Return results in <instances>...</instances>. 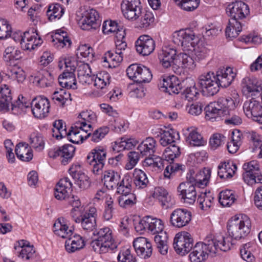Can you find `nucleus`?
<instances>
[{"instance_id":"f257e3e1","label":"nucleus","mask_w":262,"mask_h":262,"mask_svg":"<svg viewBox=\"0 0 262 262\" xmlns=\"http://www.w3.org/2000/svg\"><path fill=\"white\" fill-rule=\"evenodd\" d=\"M230 238L222 237L221 239H214L212 235L207 236L203 242L197 243L194 246L191 234L187 232L178 233L173 239V248L180 254L187 253L191 250L189 258L192 262H203L209 253L215 254L218 249L227 251L230 249L232 244Z\"/></svg>"},{"instance_id":"f03ea898","label":"nucleus","mask_w":262,"mask_h":262,"mask_svg":"<svg viewBox=\"0 0 262 262\" xmlns=\"http://www.w3.org/2000/svg\"><path fill=\"white\" fill-rule=\"evenodd\" d=\"M239 102L238 98H220L205 107V118L211 121L222 119L227 125H238L242 123V120L234 110Z\"/></svg>"},{"instance_id":"7ed1b4c3","label":"nucleus","mask_w":262,"mask_h":262,"mask_svg":"<svg viewBox=\"0 0 262 262\" xmlns=\"http://www.w3.org/2000/svg\"><path fill=\"white\" fill-rule=\"evenodd\" d=\"M236 76L235 72L230 67H223L219 69L215 75L211 72L199 76V84L203 93L207 96H212L219 91L220 86H229Z\"/></svg>"},{"instance_id":"20e7f679","label":"nucleus","mask_w":262,"mask_h":262,"mask_svg":"<svg viewBox=\"0 0 262 262\" xmlns=\"http://www.w3.org/2000/svg\"><path fill=\"white\" fill-rule=\"evenodd\" d=\"M135 228L141 234L146 231L152 234H157L155 237V242L159 252L162 255L167 254L168 249V236L166 232H163L164 224L161 219L150 216H145L136 224Z\"/></svg>"},{"instance_id":"39448f33","label":"nucleus","mask_w":262,"mask_h":262,"mask_svg":"<svg viewBox=\"0 0 262 262\" xmlns=\"http://www.w3.org/2000/svg\"><path fill=\"white\" fill-rule=\"evenodd\" d=\"M248 6L242 1H236L229 4L226 13L230 17L225 30L228 37L235 38L241 32L243 25L239 20L245 18L249 14Z\"/></svg>"},{"instance_id":"423d86ee","label":"nucleus","mask_w":262,"mask_h":262,"mask_svg":"<svg viewBox=\"0 0 262 262\" xmlns=\"http://www.w3.org/2000/svg\"><path fill=\"white\" fill-rule=\"evenodd\" d=\"M93 234L97 236V238L92 242L91 245L96 252L104 253L117 248L118 244L113 239L109 228L104 227L96 230Z\"/></svg>"},{"instance_id":"0eeeda50","label":"nucleus","mask_w":262,"mask_h":262,"mask_svg":"<svg viewBox=\"0 0 262 262\" xmlns=\"http://www.w3.org/2000/svg\"><path fill=\"white\" fill-rule=\"evenodd\" d=\"M251 223L250 218L246 215L241 218L230 220L227 225L229 235L235 239H239L247 236L250 232Z\"/></svg>"},{"instance_id":"6e6552de","label":"nucleus","mask_w":262,"mask_h":262,"mask_svg":"<svg viewBox=\"0 0 262 262\" xmlns=\"http://www.w3.org/2000/svg\"><path fill=\"white\" fill-rule=\"evenodd\" d=\"M106 157V150L101 146L96 147L88 155L86 163L92 166V171L94 174H98L102 170Z\"/></svg>"},{"instance_id":"1a4fd4ad","label":"nucleus","mask_w":262,"mask_h":262,"mask_svg":"<svg viewBox=\"0 0 262 262\" xmlns=\"http://www.w3.org/2000/svg\"><path fill=\"white\" fill-rule=\"evenodd\" d=\"M126 73L129 79L139 83L149 82L152 78L149 69L141 64L130 65L127 68Z\"/></svg>"},{"instance_id":"9d476101","label":"nucleus","mask_w":262,"mask_h":262,"mask_svg":"<svg viewBox=\"0 0 262 262\" xmlns=\"http://www.w3.org/2000/svg\"><path fill=\"white\" fill-rule=\"evenodd\" d=\"M81 28L83 30H96L101 25V20L98 12L90 7L84 8L80 20Z\"/></svg>"},{"instance_id":"9b49d317","label":"nucleus","mask_w":262,"mask_h":262,"mask_svg":"<svg viewBox=\"0 0 262 262\" xmlns=\"http://www.w3.org/2000/svg\"><path fill=\"white\" fill-rule=\"evenodd\" d=\"M198 40V38L190 29L180 30L174 32L173 35V42L188 50H192L191 48Z\"/></svg>"},{"instance_id":"f8f14e48","label":"nucleus","mask_w":262,"mask_h":262,"mask_svg":"<svg viewBox=\"0 0 262 262\" xmlns=\"http://www.w3.org/2000/svg\"><path fill=\"white\" fill-rule=\"evenodd\" d=\"M143 10L140 0H123L121 11L124 17L134 21L140 17Z\"/></svg>"},{"instance_id":"ddd939ff","label":"nucleus","mask_w":262,"mask_h":262,"mask_svg":"<svg viewBox=\"0 0 262 262\" xmlns=\"http://www.w3.org/2000/svg\"><path fill=\"white\" fill-rule=\"evenodd\" d=\"M211 176V170L204 168L195 173L193 169H190L187 174L186 179L195 186L204 188L207 186Z\"/></svg>"},{"instance_id":"4468645a","label":"nucleus","mask_w":262,"mask_h":262,"mask_svg":"<svg viewBox=\"0 0 262 262\" xmlns=\"http://www.w3.org/2000/svg\"><path fill=\"white\" fill-rule=\"evenodd\" d=\"M243 110L247 117H252L253 120L262 124V105L259 101L254 99L245 101Z\"/></svg>"},{"instance_id":"2eb2a0df","label":"nucleus","mask_w":262,"mask_h":262,"mask_svg":"<svg viewBox=\"0 0 262 262\" xmlns=\"http://www.w3.org/2000/svg\"><path fill=\"white\" fill-rule=\"evenodd\" d=\"M178 191L185 203L193 204L196 200V191L195 186L186 179L181 183L178 187Z\"/></svg>"},{"instance_id":"dca6fc26","label":"nucleus","mask_w":262,"mask_h":262,"mask_svg":"<svg viewBox=\"0 0 262 262\" xmlns=\"http://www.w3.org/2000/svg\"><path fill=\"white\" fill-rule=\"evenodd\" d=\"M31 110L35 117L43 118L49 112L50 103L49 100L42 97L34 98L31 103Z\"/></svg>"},{"instance_id":"f3484780","label":"nucleus","mask_w":262,"mask_h":262,"mask_svg":"<svg viewBox=\"0 0 262 262\" xmlns=\"http://www.w3.org/2000/svg\"><path fill=\"white\" fill-rule=\"evenodd\" d=\"M155 46V40L147 35H141L135 42L137 52L143 56L150 55L154 51Z\"/></svg>"},{"instance_id":"a211bd4d","label":"nucleus","mask_w":262,"mask_h":262,"mask_svg":"<svg viewBox=\"0 0 262 262\" xmlns=\"http://www.w3.org/2000/svg\"><path fill=\"white\" fill-rule=\"evenodd\" d=\"M191 220V213L186 209H177L170 215L171 224L177 228L183 227Z\"/></svg>"},{"instance_id":"6ab92c4d","label":"nucleus","mask_w":262,"mask_h":262,"mask_svg":"<svg viewBox=\"0 0 262 262\" xmlns=\"http://www.w3.org/2000/svg\"><path fill=\"white\" fill-rule=\"evenodd\" d=\"M72 191V183L68 178L61 179L55 188L54 195L57 200H64L68 203L70 197H78L77 195L70 194Z\"/></svg>"},{"instance_id":"aec40b11","label":"nucleus","mask_w":262,"mask_h":262,"mask_svg":"<svg viewBox=\"0 0 262 262\" xmlns=\"http://www.w3.org/2000/svg\"><path fill=\"white\" fill-rule=\"evenodd\" d=\"M177 50L170 46H164L159 54V59L165 68H175V61L177 59Z\"/></svg>"},{"instance_id":"412c9836","label":"nucleus","mask_w":262,"mask_h":262,"mask_svg":"<svg viewBox=\"0 0 262 262\" xmlns=\"http://www.w3.org/2000/svg\"><path fill=\"white\" fill-rule=\"evenodd\" d=\"M133 246L138 255L142 258H148L152 254L151 244L145 237L140 236L135 238Z\"/></svg>"},{"instance_id":"4be33fe9","label":"nucleus","mask_w":262,"mask_h":262,"mask_svg":"<svg viewBox=\"0 0 262 262\" xmlns=\"http://www.w3.org/2000/svg\"><path fill=\"white\" fill-rule=\"evenodd\" d=\"M70 174L75 180L77 185L82 189H86L90 186L89 177L80 170L79 164H74L69 169Z\"/></svg>"},{"instance_id":"5701e85b","label":"nucleus","mask_w":262,"mask_h":262,"mask_svg":"<svg viewBox=\"0 0 262 262\" xmlns=\"http://www.w3.org/2000/svg\"><path fill=\"white\" fill-rule=\"evenodd\" d=\"M181 88L180 82L175 76H168L163 78L160 84L161 91L167 93L169 95L179 94Z\"/></svg>"},{"instance_id":"b1692460","label":"nucleus","mask_w":262,"mask_h":262,"mask_svg":"<svg viewBox=\"0 0 262 262\" xmlns=\"http://www.w3.org/2000/svg\"><path fill=\"white\" fill-rule=\"evenodd\" d=\"M30 80L36 85L45 88L50 86L53 84L54 78L49 71L42 70L37 72L34 75L31 76Z\"/></svg>"},{"instance_id":"393cba45","label":"nucleus","mask_w":262,"mask_h":262,"mask_svg":"<svg viewBox=\"0 0 262 262\" xmlns=\"http://www.w3.org/2000/svg\"><path fill=\"white\" fill-rule=\"evenodd\" d=\"M152 196L157 199L165 209L171 207L174 204V201L167 191L162 187H156Z\"/></svg>"},{"instance_id":"a878e982","label":"nucleus","mask_w":262,"mask_h":262,"mask_svg":"<svg viewBox=\"0 0 262 262\" xmlns=\"http://www.w3.org/2000/svg\"><path fill=\"white\" fill-rule=\"evenodd\" d=\"M157 149V142L152 137H147L138 145L137 149L142 156H154Z\"/></svg>"},{"instance_id":"bb28decb","label":"nucleus","mask_w":262,"mask_h":262,"mask_svg":"<svg viewBox=\"0 0 262 262\" xmlns=\"http://www.w3.org/2000/svg\"><path fill=\"white\" fill-rule=\"evenodd\" d=\"M95 209H90V212H85L81 216L80 223L83 230L88 231H92L96 227V220L94 215Z\"/></svg>"},{"instance_id":"cd10ccee","label":"nucleus","mask_w":262,"mask_h":262,"mask_svg":"<svg viewBox=\"0 0 262 262\" xmlns=\"http://www.w3.org/2000/svg\"><path fill=\"white\" fill-rule=\"evenodd\" d=\"M242 84L243 89L252 95L262 92V82L256 78L246 77L243 79Z\"/></svg>"},{"instance_id":"c85d7f7f","label":"nucleus","mask_w":262,"mask_h":262,"mask_svg":"<svg viewBox=\"0 0 262 262\" xmlns=\"http://www.w3.org/2000/svg\"><path fill=\"white\" fill-rule=\"evenodd\" d=\"M237 166L233 162H224L218 166V176L221 179H227L233 177Z\"/></svg>"},{"instance_id":"c756f323","label":"nucleus","mask_w":262,"mask_h":262,"mask_svg":"<svg viewBox=\"0 0 262 262\" xmlns=\"http://www.w3.org/2000/svg\"><path fill=\"white\" fill-rule=\"evenodd\" d=\"M70 205L73 207L70 215L73 221L77 223L80 222L82 207L79 197H70L68 199V203Z\"/></svg>"},{"instance_id":"7c9ffc66","label":"nucleus","mask_w":262,"mask_h":262,"mask_svg":"<svg viewBox=\"0 0 262 262\" xmlns=\"http://www.w3.org/2000/svg\"><path fill=\"white\" fill-rule=\"evenodd\" d=\"M85 246L82 237L79 235L70 236L65 242V248L69 253H73L83 248Z\"/></svg>"},{"instance_id":"2f4dec72","label":"nucleus","mask_w":262,"mask_h":262,"mask_svg":"<svg viewBox=\"0 0 262 262\" xmlns=\"http://www.w3.org/2000/svg\"><path fill=\"white\" fill-rule=\"evenodd\" d=\"M102 31L105 34L115 33L116 37L119 38H124L125 35V30L123 28L118 26L116 21L112 20H106L103 22Z\"/></svg>"},{"instance_id":"473e14b6","label":"nucleus","mask_w":262,"mask_h":262,"mask_svg":"<svg viewBox=\"0 0 262 262\" xmlns=\"http://www.w3.org/2000/svg\"><path fill=\"white\" fill-rule=\"evenodd\" d=\"M120 179V174L114 170H108L103 173L102 180L103 181L104 185L108 189H113L116 188Z\"/></svg>"},{"instance_id":"72a5a7b5","label":"nucleus","mask_w":262,"mask_h":262,"mask_svg":"<svg viewBox=\"0 0 262 262\" xmlns=\"http://www.w3.org/2000/svg\"><path fill=\"white\" fill-rule=\"evenodd\" d=\"M195 66L193 59L190 55L185 53L178 54L177 59L175 61V68L178 67L192 70Z\"/></svg>"},{"instance_id":"f704fd0d","label":"nucleus","mask_w":262,"mask_h":262,"mask_svg":"<svg viewBox=\"0 0 262 262\" xmlns=\"http://www.w3.org/2000/svg\"><path fill=\"white\" fill-rule=\"evenodd\" d=\"M74 72H63L58 77L60 85L67 89H77V83Z\"/></svg>"},{"instance_id":"c9c22d12","label":"nucleus","mask_w":262,"mask_h":262,"mask_svg":"<svg viewBox=\"0 0 262 262\" xmlns=\"http://www.w3.org/2000/svg\"><path fill=\"white\" fill-rule=\"evenodd\" d=\"M53 231L56 235L63 238H68L73 234V230L64 224L63 219H58L56 221Z\"/></svg>"},{"instance_id":"e433bc0d","label":"nucleus","mask_w":262,"mask_h":262,"mask_svg":"<svg viewBox=\"0 0 262 262\" xmlns=\"http://www.w3.org/2000/svg\"><path fill=\"white\" fill-rule=\"evenodd\" d=\"M15 154L20 160L25 162L30 161L33 158L32 149L26 143H19L15 149Z\"/></svg>"},{"instance_id":"4c0bfd02","label":"nucleus","mask_w":262,"mask_h":262,"mask_svg":"<svg viewBox=\"0 0 262 262\" xmlns=\"http://www.w3.org/2000/svg\"><path fill=\"white\" fill-rule=\"evenodd\" d=\"M245 172L243 174V179L246 183L247 182L255 175L258 173L260 170L259 165L256 161H251L243 165Z\"/></svg>"},{"instance_id":"58836bf2","label":"nucleus","mask_w":262,"mask_h":262,"mask_svg":"<svg viewBox=\"0 0 262 262\" xmlns=\"http://www.w3.org/2000/svg\"><path fill=\"white\" fill-rule=\"evenodd\" d=\"M180 139V136L178 132L174 129H170L168 130H164L161 134L160 143L163 146H166L171 145Z\"/></svg>"},{"instance_id":"ea45409f","label":"nucleus","mask_w":262,"mask_h":262,"mask_svg":"<svg viewBox=\"0 0 262 262\" xmlns=\"http://www.w3.org/2000/svg\"><path fill=\"white\" fill-rule=\"evenodd\" d=\"M134 183L136 187L139 189H143L146 187L149 181L146 173L143 170L136 168L133 173Z\"/></svg>"},{"instance_id":"a19ab883","label":"nucleus","mask_w":262,"mask_h":262,"mask_svg":"<svg viewBox=\"0 0 262 262\" xmlns=\"http://www.w3.org/2000/svg\"><path fill=\"white\" fill-rule=\"evenodd\" d=\"M133 179L129 174H125L121 180L118 181L117 187V192L121 194L132 192Z\"/></svg>"},{"instance_id":"79ce46f5","label":"nucleus","mask_w":262,"mask_h":262,"mask_svg":"<svg viewBox=\"0 0 262 262\" xmlns=\"http://www.w3.org/2000/svg\"><path fill=\"white\" fill-rule=\"evenodd\" d=\"M138 27L146 29L153 24L155 18L152 12L148 11H141L140 17L138 18Z\"/></svg>"},{"instance_id":"37998d69","label":"nucleus","mask_w":262,"mask_h":262,"mask_svg":"<svg viewBox=\"0 0 262 262\" xmlns=\"http://www.w3.org/2000/svg\"><path fill=\"white\" fill-rule=\"evenodd\" d=\"M118 202L119 206L124 208H130L137 203L136 195L132 192L121 194L118 198Z\"/></svg>"},{"instance_id":"c03bdc74","label":"nucleus","mask_w":262,"mask_h":262,"mask_svg":"<svg viewBox=\"0 0 262 262\" xmlns=\"http://www.w3.org/2000/svg\"><path fill=\"white\" fill-rule=\"evenodd\" d=\"M237 196L231 190H225L219 194V202L223 206H230L236 200Z\"/></svg>"},{"instance_id":"a18cd8bd","label":"nucleus","mask_w":262,"mask_h":262,"mask_svg":"<svg viewBox=\"0 0 262 262\" xmlns=\"http://www.w3.org/2000/svg\"><path fill=\"white\" fill-rule=\"evenodd\" d=\"M59 151L61 155V163L66 165L72 160L75 150V147L71 144H65L60 147Z\"/></svg>"},{"instance_id":"49530a36","label":"nucleus","mask_w":262,"mask_h":262,"mask_svg":"<svg viewBox=\"0 0 262 262\" xmlns=\"http://www.w3.org/2000/svg\"><path fill=\"white\" fill-rule=\"evenodd\" d=\"M63 13L64 9L58 4L50 5L47 11V15L50 21L56 18L59 19Z\"/></svg>"},{"instance_id":"de8ad7c7","label":"nucleus","mask_w":262,"mask_h":262,"mask_svg":"<svg viewBox=\"0 0 262 262\" xmlns=\"http://www.w3.org/2000/svg\"><path fill=\"white\" fill-rule=\"evenodd\" d=\"M111 76L105 71L101 72L95 76L94 85L98 89H102L110 83Z\"/></svg>"},{"instance_id":"09e8293b","label":"nucleus","mask_w":262,"mask_h":262,"mask_svg":"<svg viewBox=\"0 0 262 262\" xmlns=\"http://www.w3.org/2000/svg\"><path fill=\"white\" fill-rule=\"evenodd\" d=\"M213 200L214 198L210 192H205L199 196L197 201L202 210H207L210 208Z\"/></svg>"},{"instance_id":"8fccbe9b","label":"nucleus","mask_w":262,"mask_h":262,"mask_svg":"<svg viewBox=\"0 0 262 262\" xmlns=\"http://www.w3.org/2000/svg\"><path fill=\"white\" fill-rule=\"evenodd\" d=\"M68 139L73 143H79L85 139V136L81 134V132L78 130V128L75 127V124L71 127L66 136Z\"/></svg>"},{"instance_id":"3c124183","label":"nucleus","mask_w":262,"mask_h":262,"mask_svg":"<svg viewBox=\"0 0 262 262\" xmlns=\"http://www.w3.org/2000/svg\"><path fill=\"white\" fill-rule=\"evenodd\" d=\"M196 59L199 60L204 59L208 53V49L203 45V42L199 41L191 48Z\"/></svg>"},{"instance_id":"603ef678","label":"nucleus","mask_w":262,"mask_h":262,"mask_svg":"<svg viewBox=\"0 0 262 262\" xmlns=\"http://www.w3.org/2000/svg\"><path fill=\"white\" fill-rule=\"evenodd\" d=\"M52 41L55 42L56 41V43H58L59 46L62 48L66 46L67 43L68 47L70 46L71 44V40L67 36V32L61 30H57L54 36H52Z\"/></svg>"},{"instance_id":"864d4df0","label":"nucleus","mask_w":262,"mask_h":262,"mask_svg":"<svg viewBox=\"0 0 262 262\" xmlns=\"http://www.w3.org/2000/svg\"><path fill=\"white\" fill-rule=\"evenodd\" d=\"M180 148L175 144L170 145L164 150V155L167 161H173L174 159L180 155Z\"/></svg>"},{"instance_id":"5fc2aeb1","label":"nucleus","mask_w":262,"mask_h":262,"mask_svg":"<svg viewBox=\"0 0 262 262\" xmlns=\"http://www.w3.org/2000/svg\"><path fill=\"white\" fill-rule=\"evenodd\" d=\"M187 141L192 146H201L203 145L204 143L202 136L192 128H191Z\"/></svg>"},{"instance_id":"6e6d98bb","label":"nucleus","mask_w":262,"mask_h":262,"mask_svg":"<svg viewBox=\"0 0 262 262\" xmlns=\"http://www.w3.org/2000/svg\"><path fill=\"white\" fill-rule=\"evenodd\" d=\"M191 85L187 86L183 92V95L185 98L189 101L196 100L198 96L199 95L198 90L195 86V82L192 80H190Z\"/></svg>"},{"instance_id":"4d7b16f0","label":"nucleus","mask_w":262,"mask_h":262,"mask_svg":"<svg viewBox=\"0 0 262 262\" xmlns=\"http://www.w3.org/2000/svg\"><path fill=\"white\" fill-rule=\"evenodd\" d=\"M109 129L107 127H100L95 130L92 134L89 133L85 136V139H87L89 137H91V140L94 142H98L108 133Z\"/></svg>"},{"instance_id":"13d9d810","label":"nucleus","mask_w":262,"mask_h":262,"mask_svg":"<svg viewBox=\"0 0 262 262\" xmlns=\"http://www.w3.org/2000/svg\"><path fill=\"white\" fill-rule=\"evenodd\" d=\"M30 142L32 147L38 151H41L44 148V140L40 134L32 133L30 135Z\"/></svg>"},{"instance_id":"bf43d9fd","label":"nucleus","mask_w":262,"mask_h":262,"mask_svg":"<svg viewBox=\"0 0 262 262\" xmlns=\"http://www.w3.org/2000/svg\"><path fill=\"white\" fill-rule=\"evenodd\" d=\"M174 1L183 10L187 11L195 10L200 4V0H174Z\"/></svg>"},{"instance_id":"052dcab7","label":"nucleus","mask_w":262,"mask_h":262,"mask_svg":"<svg viewBox=\"0 0 262 262\" xmlns=\"http://www.w3.org/2000/svg\"><path fill=\"white\" fill-rule=\"evenodd\" d=\"M251 244L248 243L244 244L240 249L241 257L247 262H254L255 259L254 256L251 253Z\"/></svg>"},{"instance_id":"680f3d73","label":"nucleus","mask_w":262,"mask_h":262,"mask_svg":"<svg viewBox=\"0 0 262 262\" xmlns=\"http://www.w3.org/2000/svg\"><path fill=\"white\" fill-rule=\"evenodd\" d=\"M12 28L9 22L5 19L0 18V39H4L10 37Z\"/></svg>"},{"instance_id":"e2e57ef3","label":"nucleus","mask_w":262,"mask_h":262,"mask_svg":"<svg viewBox=\"0 0 262 262\" xmlns=\"http://www.w3.org/2000/svg\"><path fill=\"white\" fill-rule=\"evenodd\" d=\"M117 259L119 262H137L136 256L130 249H123L119 253Z\"/></svg>"},{"instance_id":"0e129e2a","label":"nucleus","mask_w":262,"mask_h":262,"mask_svg":"<svg viewBox=\"0 0 262 262\" xmlns=\"http://www.w3.org/2000/svg\"><path fill=\"white\" fill-rule=\"evenodd\" d=\"M138 143V141L134 139L121 138L120 141L116 142V145L120 150L130 149L134 147Z\"/></svg>"},{"instance_id":"69168bd1","label":"nucleus","mask_w":262,"mask_h":262,"mask_svg":"<svg viewBox=\"0 0 262 262\" xmlns=\"http://www.w3.org/2000/svg\"><path fill=\"white\" fill-rule=\"evenodd\" d=\"M117 53L118 52L116 51L114 52L111 51H107L103 57V62L109 64L111 62H115L116 63L121 62L123 60V55Z\"/></svg>"},{"instance_id":"338daca9","label":"nucleus","mask_w":262,"mask_h":262,"mask_svg":"<svg viewBox=\"0 0 262 262\" xmlns=\"http://www.w3.org/2000/svg\"><path fill=\"white\" fill-rule=\"evenodd\" d=\"M140 159L139 154L136 151H129L127 154V163L125 165V169L130 170L137 164Z\"/></svg>"},{"instance_id":"774afa93","label":"nucleus","mask_w":262,"mask_h":262,"mask_svg":"<svg viewBox=\"0 0 262 262\" xmlns=\"http://www.w3.org/2000/svg\"><path fill=\"white\" fill-rule=\"evenodd\" d=\"M114 210V201L111 197H109L105 202V206L103 215V218L106 221L111 220L113 217Z\"/></svg>"}]
</instances>
